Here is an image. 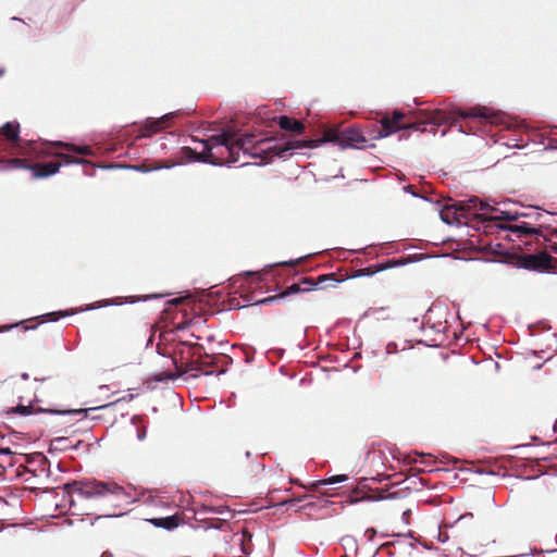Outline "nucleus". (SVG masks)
<instances>
[{"mask_svg":"<svg viewBox=\"0 0 557 557\" xmlns=\"http://www.w3.org/2000/svg\"><path fill=\"white\" fill-rule=\"evenodd\" d=\"M290 482H292V483H294V484H299V485H301V484L298 482V480H293V479H292V480H290Z\"/></svg>","mask_w":557,"mask_h":557,"instance_id":"44","label":"nucleus"},{"mask_svg":"<svg viewBox=\"0 0 557 557\" xmlns=\"http://www.w3.org/2000/svg\"><path fill=\"white\" fill-rule=\"evenodd\" d=\"M430 185L422 181L420 176V199L423 200L422 210L424 212L436 211L443 222L449 225H468L470 226L474 210L478 208L479 198L472 197L467 200L453 201L443 203L442 201H433L425 194L430 191Z\"/></svg>","mask_w":557,"mask_h":557,"instance_id":"3","label":"nucleus"},{"mask_svg":"<svg viewBox=\"0 0 557 557\" xmlns=\"http://www.w3.org/2000/svg\"><path fill=\"white\" fill-rule=\"evenodd\" d=\"M325 139L289 140L286 144H273L272 139L256 140L252 134H239L231 128L223 129L221 134L201 139L203 146L200 152L191 148H183L181 162H203L213 165H231L239 163L240 166L249 164V159H260L268 162L273 158L285 159L292 151L301 148H318Z\"/></svg>","mask_w":557,"mask_h":557,"instance_id":"1","label":"nucleus"},{"mask_svg":"<svg viewBox=\"0 0 557 557\" xmlns=\"http://www.w3.org/2000/svg\"><path fill=\"white\" fill-rule=\"evenodd\" d=\"M367 144V139L364 136L358 131L354 128H348L344 131L343 138L339 140V146L343 148L352 147L360 149L364 147Z\"/></svg>","mask_w":557,"mask_h":557,"instance_id":"15","label":"nucleus"},{"mask_svg":"<svg viewBox=\"0 0 557 557\" xmlns=\"http://www.w3.org/2000/svg\"><path fill=\"white\" fill-rule=\"evenodd\" d=\"M2 133L4 137L9 140H17L20 134V124L8 122L2 127Z\"/></svg>","mask_w":557,"mask_h":557,"instance_id":"21","label":"nucleus"},{"mask_svg":"<svg viewBox=\"0 0 557 557\" xmlns=\"http://www.w3.org/2000/svg\"><path fill=\"white\" fill-rule=\"evenodd\" d=\"M450 117L442 110L429 111L420 109V134L430 133L436 135L441 131L444 136L447 133V122Z\"/></svg>","mask_w":557,"mask_h":557,"instance_id":"7","label":"nucleus"},{"mask_svg":"<svg viewBox=\"0 0 557 557\" xmlns=\"http://www.w3.org/2000/svg\"><path fill=\"white\" fill-rule=\"evenodd\" d=\"M61 163L48 162L44 164L28 165L24 160L13 158L5 161H0V171L12 170V169H28L33 172L35 178H42L51 176L59 172Z\"/></svg>","mask_w":557,"mask_h":557,"instance_id":"8","label":"nucleus"},{"mask_svg":"<svg viewBox=\"0 0 557 557\" xmlns=\"http://www.w3.org/2000/svg\"><path fill=\"white\" fill-rule=\"evenodd\" d=\"M485 249H487L492 255H496L502 257L500 261L505 262V255L508 252L504 250L502 244H487Z\"/></svg>","mask_w":557,"mask_h":557,"instance_id":"22","label":"nucleus"},{"mask_svg":"<svg viewBox=\"0 0 557 557\" xmlns=\"http://www.w3.org/2000/svg\"><path fill=\"white\" fill-rule=\"evenodd\" d=\"M145 436H146L145 432H139V433H138V438H139V440H144V438H145Z\"/></svg>","mask_w":557,"mask_h":557,"instance_id":"37","label":"nucleus"},{"mask_svg":"<svg viewBox=\"0 0 557 557\" xmlns=\"http://www.w3.org/2000/svg\"><path fill=\"white\" fill-rule=\"evenodd\" d=\"M16 411H18L21 414H29L30 413V407H25V406H18L16 408Z\"/></svg>","mask_w":557,"mask_h":557,"instance_id":"28","label":"nucleus"},{"mask_svg":"<svg viewBox=\"0 0 557 557\" xmlns=\"http://www.w3.org/2000/svg\"><path fill=\"white\" fill-rule=\"evenodd\" d=\"M346 480H348V476L346 474H337V475L329 476L323 480L311 482L309 485H302V486L309 491H318L322 495L331 496L332 494H330L326 490H322V487L325 485L342 483Z\"/></svg>","mask_w":557,"mask_h":557,"instance_id":"16","label":"nucleus"},{"mask_svg":"<svg viewBox=\"0 0 557 557\" xmlns=\"http://www.w3.org/2000/svg\"><path fill=\"white\" fill-rule=\"evenodd\" d=\"M90 444L85 441H81L75 436L55 437L50 442L48 453H65L72 449L88 453L90 450Z\"/></svg>","mask_w":557,"mask_h":557,"instance_id":"11","label":"nucleus"},{"mask_svg":"<svg viewBox=\"0 0 557 557\" xmlns=\"http://www.w3.org/2000/svg\"><path fill=\"white\" fill-rule=\"evenodd\" d=\"M176 113L171 112L162 115L159 119H148L143 127L141 136L147 137L151 136L161 129L169 126V123L175 117Z\"/></svg>","mask_w":557,"mask_h":557,"instance_id":"14","label":"nucleus"},{"mask_svg":"<svg viewBox=\"0 0 557 557\" xmlns=\"http://www.w3.org/2000/svg\"><path fill=\"white\" fill-rule=\"evenodd\" d=\"M515 462L512 456H500V457H488L483 460H478L474 466L475 472L492 474V475H500L504 474L507 469V465H512Z\"/></svg>","mask_w":557,"mask_h":557,"instance_id":"10","label":"nucleus"},{"mask_svg":"<svg viewBox=\"0 0 557 557\" xmlns=\"http://www.w3.org/2000/svg\"><path fill=\"white\" fill-rule=\"evenodd\" d=\"M550 248L554 252H557V244L552 245Z\"/></svg>","mask_w":557,"mask_h":557,"instance_id":"40","label":"nucleus"},{"mask_svg":"<svg viewBox=\"0 0 557 557\" xmlns=\"http://www.w3.org/2000/svg\"><path fill=\"white\" fill-rule=\"evenodd\" d=\"M59 314H60V317H66V315H69V313H67L66 311H60V312H59Z\"/></svg>","mask_w":557,"mask_h":557,"instance_id":"39","label":"nucleus"},{"mask_svg":"<svg viewBox=\"0 0 557 557\" xmlns=\"http://www.w3.org/2000/svg\"><path fill=\"white\" fill-rule=\"evenodd\" d=\"M442 456H443V457H450V455H446V454H443ZM451 459L454 460V462H457V461H458V460H457L455 457H453V456H451Z\"/></svg>","mask_w":557,"mask_h":557,"instance_id":"41","label":"nucleus"},{"mask_svg":"<svg viewBox=\"0 0 557 557\" xmlns=\"http://www.w3.org/2000/svg\"><path fill=\"white\" fill-rule=\"evenodd\" d=\"M453 114H456L462 119H483L486 121H490L492 123H495V113L492 109L485 108V107H473L469 108L467 110L465 109H457L453 112Z\"/></svg>","mask_w":557,"mask_h":557,"instance_id":"13","label":"nucleus"},{"mask_svg":"<svg viewBox=\"0 0 557 557\" xmlns=\"http://www.w3.org/2000/svg\"><path fill=\"white\" fill-rule=\"evenodd\" d=\"M263 469H264V466H263V465H261V463H257V465H256V467H255V469H253V472H255L256 474H258V473H260L261 471H263Z\"/></svg>","mask_w":557,"mask_h":557,"instance_id":"30","label":"nucleus"},{"mask_svg":"<svg viewBox=\"0 0 557 557\" xmlns=\"http://www.w3.org/2000/svg\"><path fill=\"white\" fill-rule=\"evenodd\" d=\"M164 166H157V168H153L152 170H160V169H163ZM166 169H169L170 166H165Z\"/></svg>","mask_w":557,"mask_h":557,"instance_id":"43","label":"nucleus"},{"mask_svg":"<svg viewBox=\"0 0 557 557\" xmlns=\"http://www.w3.org/2000/svg\"><path fill=\"white\" fill-rule=\"evenodd\" d=\"M404 457H405L404 459H407V458H410V457H411V455H410V454H407V455H404Z\"/></svg>","mask_w":557,"mask_h":557,"instance_id":"48","label":"nucleus"},{"mask_svg":"<svg viewBox=\"0 0 557 557\" xmlns=\"http://www.w3.org/2000/svg\"><path fill=\"white\" fill-rule=\"evenodd\" d=\"M413 347H414V344L412 341L404 339V341L388 343L386 346V351H387V354H396V352L405 351L407 349H413Z\"/></svg>","mask_w":557,"mask_h":557,"instance_id":"20","label":"nucleus"},{"mask_svg":"<svg viewBox=\"0 0 557 557\" xmlns=\"http://www.w3.org/2000/svg\"><path fill=\"white\" fill-rule=\"evenodd\" d=\"M306 496H301V497H298L296 499H288V500H285L282 503V505H286V504H292V503H295V502H301Z\"/></svg>","mask_w":557,"mask_h":557,"instance_id":"31","label":"nucleus"},{"mask_svg":"<svg viewBox=\"0 0 557 557\" xmlns=\"http://www.w3.org/2000/svg\"><path fill=\"white\" fill-rule=\"evenodd\" d=\"M117 305H120V302L116 301V299H107V300H103L102 302H98L97 305H90L85 310H94V309L101 308V307L117 306Z\"/></svg>","mask_w":557,"mask_h":557,"instance_id":"24","label":"nucleus"},{"mask_svg":"<svg viewBox=\"0 0 557 557\" xmlns=\"http://www.w3.org/2000/svg\"><path fill=\"white\" fill-rule=\"evenodd\" d=\"M411 513H412V512H411V510H410V509H408V510H406V511H404V512H403V517H401V519H403V521L405 522V524H409V520H410Z\"/></svg>","mask_w":557,"mask_h":557,"instance_id":"27","label":"nucleus"},{"mask_svg":"<svg viewBox=\"0 0 557 557\" xmlns=\"http://www.w3.org/2000/svg\"><path fill=\"white\" fill-rule=\"evenodd\" d=\"M404 190H405L406 193L411 194L413 197H418V193H417V191H414V189H413V186H412V185H407V186H405V187H404Z\"/></svg>","mask_w":557,"mask_h":557,"instance_id":"29","label":"nucleus"},{"mask_svg":"<svg viewBox=\"0 0 557 557\" xmlns=\"http://www.w3.org/2000/svg\"><path fill=\"white\" fill-rule=\"evenodd\" d=\"M60 148L65 149L67 151L75 152L77 154H82V156H90L92 153L91 149L88 146L73 145V144H67L64 141L41 143V144L33 145V150L37 153L38 157H46V156L60 157L64 160L65 164L86 163L85 160L72 158L70 154L59 150Z\"/></svg>","mask_w":557,"mask_h":557,"instance_id":"5","label":"nucleus"},{"mask_svg":"<svg viewBox=\"0 0 557 557\" xmlns=\"http://www.w3.org/2000/svg\"><path fill=\"white\" fill-rule=\"evenodd\" d=\"M544 445L547 447H550L553 445V443H545Z\"/></svg>","mask_w":557,"mask_h":557,"instance_id":"49","label":"nucleus"},{"mask_svg":"<svg viewBox=\"0 0 557 557\" xmlns=\"http://www.w3.org/2000/svg\"><path fill=\"white\" fill-rule=\"evenodd\" d=\"M4 74V69H0V77Z\"/></svg>","mask_w":557,"mask_h":557,"instance_id":"47","label":"nucleus"},{"mask_svg":"<svg viewBox=\"0 0 557 557\" xmlns=\"http://www.w3.org/2000/svg\"><path fill=\"white\" fill-rule=\"evenodd\" d=\"M272 300H273V298H272V297H270V298H265V299L261 300V302H262V304H265V302H270V301H272Z\"/></svg>","mask_w":557,"mask_h":557,"instance_id":"38","label":"nucleus"},{"mask_svg":"<svg viewBox=\"0 0 557 557\" xmlns=\"http://www.w3.org/2000/svg\"><path fill=\"white\" fill-rule=\"evenodd\" d=\"M419 482H420V485L426 484V480L422 476H420Z\"/></svg>","mask_w":557,"mask_h":557,"instance_id":"36","label":"nucleus"},{"mask_svg":"<svg viewBox=\"0 0 557 557\" xmlns=\"http://www.w3.org/2000/svg\"><path fill=\"white\" fill-rule=\"evenodd\" d=\"M22 377H23L24 380H26V379L28 377V374H27V373H24V374H22Z\"/></svg>","mask_w":557,"mask_h":557,"instance_id":"46","label":"nucleus"},{"mask_svg":"<svg viewBox=\"0 0 557 557\" xmlns=\"http://www.w3.org/2000/svg\"><path fill=\"white\" fill-rule=\"evenodd\" d=\"M457 539L456 530L451 528V534L448 533L447 530H442L441 528L437 531V539L440 542L445 543L450 539Z\"/></svg>","mask_w":557,"mask_h":557,"instance_id":"23","label":"nucleus"},{"mask_svg":"<svg viewBox=\"0 0 557 557\" xmlns=\"http://www.w3.org/2000/svg\"><path fill=\"white\" fill-rule=\"evenodd\" d=\"M124 490L113 482L88 481L79 488V494L85 498L106 497L107 495H121Z\"/></svg>","mask_w":557,"mask_h":557,"instance_id":"9","label":"nucleus"},{"mask_svg":"<svg viewBox=\"0 0 557 557\" xmlns=\"http://www.w3.org/2000/svg\"><path fill=\"white\" fill-rule=\"evenodd\" d=\"M278 125L282 129L295 133H302L305 129V125L295 119H290L286 115H282L277 119Z\"/></svg>","mask_w":557,"mask_h":557,"instance_id":"18","label":"nucleus"},{"mask_svg":"<svg viewBox=\"0 0 557 557\" xmlns=\"http://www.w3.org/2000/svg\"><path fill=\"white\" fill-rule=\"evenodd\" d=\"M520 216H527V213L502 208L500 203L491 206L479 199L478 208L472 216H470V226L486 235H499L507 231L516 233L519 238L542 235L541 227H532L528 223L519 225H506L503 223L505 221H516Z\"/></svg>","mask_w":557,"mask_h":557,"instance_id":"2","label":"nucleus"},{"mask_svg":"<svg viewBox=\"0 0 557 557\" xmlns=\"http://www.w3.org/2000/svg\"><path fill=\"white\" fill-rule=\"evenodd\" d=\"M553 258L547 252L536 255L507 252L505 263L532 271H545L552 268Z\"/></svg>","mask_w":557,"mask_h":557,"instance_id":"6","label":"nucleus"},{"mask_svg":"<svg viewBox=\"0 0 557 557\" xmlns=\"http://www.w3.org/2000/svg\"><path fill=\"white\" fill-rule=\"evenodd\" d=\"M0 453L1 454H4V453H12L10 448L8 447H0Z\"/></svg>","mask_w":557,"mask_h":557,"instance_id":"35","label":"nucleus"},{"mask_svg":"<svg viewBox=\"0 0 557 557\" xmlns=\"http://www.w3.org/2000/svg\"><path fill=\"white\" fill-rule=\"evenodd\" d=\"M100 557H113L112 553H110L109 550H106L101 554Z\"/></svg>","mask_w":557,"mask_h":557,"instance_id":"34","label":"nucleus"},{"mask_svg":"<svg viewBox=\"0 0 557 557\" xmlns=\"http://www.w3.org/2000/svg\"><path fill=\"white\" fill-rule=\"evenodd\" d=\"M419 503H423V504H433V503H434V500H433V499H431V498H422V497L420 496Z\"/></svg>","mask_w":557,"mask_h":557,"instance_id":"32","label":"nucleus"},{"mask_svg":"<svg viewBox=\"0 0 557 557\" xmlns=\"http://www.w3.org/2000/svg\"><path fill=\"white\" fill-rule=\"evenodd\" d=\"M181 302H182L181 298H175V299L170 300V304H172V305H178Z\"/></svg>","mask_w":557,"mask_h":557,"instance_id":"33","label":"nucleus"},{"mask_svg":"<svg viewBox=\"0 0 557 557\" xmlns=\"http://www.w3.org/2000/svg\"><path fill=\"white\" fill-rule=\"evenodd\" d=\"M426 455H420V469H419V472L422 473V472H433V471H437L440 470L438 468L437 469H433V468H429L428 466H424L422 467V465L425 463V460H423L422 458L425 457ZM430 457H432L433 455H429Z\"/></svg>","mask_w":557,"mask_h":557,"instance_id":"26","label":"nucleus"},{"mask_svg":"<svg viewBox=\"0 0 557 557\" xmlns=\"http://www.w3.org/2000/svg\"><path fill=\"white\" fill-rule=\"evenodd\" d=\"M157 528H162L165 530H173L180 525L181 518L177 515L164 517V518H153L149 520Z\"/></svg>","mask_w":557,"mask_h":557,"instance_id":"19","label":"nucleus"},{"mask_svg":"<svg viewBox=\"0 0 557 557\" xmlns=\"http://www.w3.org/2000/svg\"><path fill=\"white\" fill-rule=\"evenodd\" d=\"M301 290V288L299 287V285L297 284H292L290 286L287 287V289L281 295V297H285L287 295H292V294H297Z\"/></svg>","mask_w":557,"mask_h":557,"instance_id":"25","label":"nucleus"},{"mask_svg":"<svg viewBox=\"0 0 557 557\" xmlns=\"http://www.w3.org/2000/svg\"><path fill=\"white\" fill-rule=\"evenodd\" d=\"M404 117V114L399 111H395L393 117L384 116L381 120V126L377 129V135L374 138L387 137L391 134L401 129L404 126L400 125L399 121Z\"/></svg>","mask_w":557,"mask_h":557,"instance_id":"12","label":"nucleus"},{"mask_svg":"<svg viewBox=\"0 0 557 557\" xmlns=\"http://www.w3.org/2000/svg\"><path fill=\"white\" fill-rule=\"evenodd\" d=\"M448 310L443 305H433L422 317L420 344L437 347L445 343L448 329Z\"/></svg>","mask_w":557,"mask_h":557,"instance_id":"4","label":"nucleus"},{"mask_svg":"<svg viewBox=\"0 0 557 557\" xmlns=\"http://www.w3.org/2000/svg\"><path fill=\"white\" fill-rule=\"evenodd\" d=\"M23 456L25 457V460H26V461H29V457H30L32 455L25 454V455H23Z\"/></svg>","mask_w":557,"mask_h":557,"instance_id":"42","label":"nucleus"},{"mask_svg":"<svg viewBox=\"0 0 557 557\" xmlns=\"http://www.w3.org/2000/svg\"><path fill=\"white\" fill-rule=\"evenodd\" d=\"M372 533V534H375V531L373 529H370V530H367V533Z\"/></svg>","mask_w":557,"mask_h":557,"instance_id":"45","label":"nucleus"},{"mask_svg":"<svg viewBox=\"0 0 557 557\" xmlns=\"http://www.w3.org/2000/svg\"><path fill=\"white\" fill-rule=\"evenodd\" d=\"M418 260L417 253L412 255H406V256H399L397 258H393L392 260H388L387 262L380 265V268L376 271H383L392 268L403 267L409 263H413Z\"/></svg>","mask_w":557,"mask_h":557,"instance_id":"17","label":"nucleus"}]
</instances>
